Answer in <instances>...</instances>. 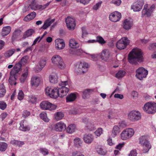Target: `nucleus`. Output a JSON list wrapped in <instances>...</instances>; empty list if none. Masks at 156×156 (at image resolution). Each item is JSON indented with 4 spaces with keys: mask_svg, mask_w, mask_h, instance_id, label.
I'll return each mask as SVG.
<instances>
[{
    "mask_svg": "<svg viewBox=\"0 0 156 156\" xmlns=\"http://www.w3.org/2000/svg\"><path fill=\"white\" fill-rule=\"evenodd\" d=\"M128 59L129 62L131 64H135L137 62H142L144 57L142 51L138 48L133 49L129 54Z\"/></svg>",
    "mask_w": 156,
    "mask_h": 156,
    "instance_id": "1",
    "label": "nucleus"
},
{
    "mask_svg": "<svg viewBox=\"0 0 156 156\" xmlns=\"http://www.w3.org/2000/svg\"><path fill=\"white\" fill-rule=\"evenodd\" d=\"M74 66L75 72L79 74L86 73L89 67L88 63L84 61L78 62L75 64Z\"/></svg>",
    "mask_w": 156,
    "mask_h": 156,
    "instance_id": "2",
    "label": "nucleus"
},
{
    "mask_svg": "<svg viewBox=\"0 0 156 156\" xmlns=\"http://www.w3.org/2000/svg\"><path fill=\"white\" fill-rule=\"evenodd\" d=\"M68 85V82L67 81H61L59 83V85L61 87H58V97L62 98L66 96L68 93L69 89L66 86Z\"/></svg>",
    "mask_w": 156,
    "mask_h": 156,
    "instance_id": "3",
    "label": "nucleus"
},
{
    "mask_svg": "<svg viewBox=\"0 0 156 156\" xmlns=\"http://www.w3.org/2000/svg\"><path fill=\"white\" fill-rule=\"evenodd\" d=\"M52 63L59 69H63L66 67V65L62 58L58 55H53L51 59Z\"/></svg>",
    "mask_w": 156,
    "mask_h": 156,
    "instance_id": "4",
    "label": "nucleus"
},
{
    "mask_svg": "<svg viewBox=\"0 0 156 156\" xmlns=\"http://www.w3.org/2000/svg\"><path fill=\"white\" fill-rule=\"evenodd\" d=\"M135 132L134 129L133 128H126L123 130L121 133L120 138L124 140H129L133 136Z\"/></svg>",
    "mask_w": 156,
    "mask_h": 156,
    "instance_id": "5",
    "label": "nucleus"
},
{
    "mask_svg": "<svg viewBox=\"0 0 156 156\" xmlns=\"http://www.w3.org/2000/svg\"><path fill=\"white\" fill-rule=\"evenodd\" d=\"M155 8V4H152L149 8H148V4H145L144 5L143 9L142 11L141 17H144V16L150 17Z\"/></svg>",
    "mask_w": 156,
    "mask_h": 156,
    "instance_id": "6",
    "label": "nucleus"
},
{
    "mask_svg": "<svg viewBox=\"0 0 156 156\" xmlns=\"http://www.w3.org/2000/svg\"><path fill=\"white\" fill-rule=\"evenodd\" d=\"M143 109L148 114H154L156 112V103L154 102H147L144 104Z\"/></svg>",
    "mask_w": 156,
    "mask_h": 156,
    "instance_id": "7",
    "label": "nucleus"
},
{
    "mask_svg": "<svg viewBox=\"0 0 156 156\" xmlns=\"http://www.w3.org/2000/svg\"><path fill=\"white\" fill-rule=\"evenodd\" d=\"M136 76L140 80L146 77L148 73V71L143 67L139 68L136 70Z\"/></svg>",
    "mask_w": 156,
    "mask_h": 156,
    "instance_id": "8",
    "label": "nucleus"
},
{
    "mask_svg": "<svg viewBox=\"0 0 156 156\" xmlns=\"http://www.w3.org/2000/svg\"><path fill=\"white\" fill-rule=\"evenodd\" d=\"M128 119L133 122H135L140 120L141 118L140 112L136 110H133L129 112L128 115Z\"/></svg>",
    "mask_w": 156,
    "mask_h": 156,
    "instance_id": "9",
    "label": "nucleus"
},
{
    "mask_svg": "<svg viewBox=\"0 0 156 156\" xmlns=\"http://www.w3.org/2000/svg\"><path fill=\"white\" fill-rule=\"evenodd\" d=\"M129 43V41L126 37L122 38L116 43L117 48L120 50H122L126 48Z\"/></svg>",
    "mask_w": 156,
    "mask_h": 156,
    "instance_id": "10",
    "label": "nucleus"
},
{
    "mask_svg": "<svg viewBox=\"0 0 156 156\" xmlns=\"http://www.w3.org/2000/svg\"><path fill=\"white\" fill-rule=\"evenodd\" d=\"M58 87H47L45 89L46 94L50 98L56 99L58 97Z\"/></svg>",
    "mask_w": 156,
    "mask_h": 156,
    "instance_id": "11",
    "label": "nucleus"
},
{
    "mask_svg": "<svg viewBox=\"0 0 156 156\" xmlns=\"http://www.w3.org/2000/svg\"><path fill=\"white\" fill-rule=\"evenodd\" d=\"M100 57L105 61L109 62L112 60V55L111 52L108 49H105L101 53Z\"/></svg>",
    "mask_w": 156,
    "mask_h": 156,
    "instance_id": "12",
    "label": "nucleus"
},
{
    "mask_svg": "<svg viewBox=\"0 0 156 156\" xmlns=\"http://www.w3.org/2000/svg\"><path fill=\"white\" fill-rule=\"evenodd\" d=\"M40 108L44 110H53L56 108V106L46 101H42L40 104Z\"/></svg>",
    "mask_w": 156,
    "mask_h": 156,
    "instance_id": "13",
    "label": "nucleus"
},
{
    "mask_svg": "<svg viewBox=\"0 0 156 156\" xmlns=\"http://www.w3.org/2000/svg\"><path fill=\"white\" fill-rule=\"evenodd\" d=\"M144 3L143 0L136 1L131 5V9H133L134 12L140 11L142 9Z\"/></svg>",
    "mask_w": 156,
    "mask_h": 156,
    "instance_id": "14",
    "label": "nucleus"
},
{
    "mask_svg": "<svg viewBox=\"0 0 156 156\" xmlns=\"http://www.w3.org/2000/svg\"><path fill=\"white\" fill-rule=\"evenodd\" d=\"M121 17V14L120 12L118 11H115L109 14V18L111 21L116 22L120 20Z\"/></svg>",
    "mask_w": 156,
    "mask_h": 156,
    "instance_id": "15",
    "label": "nucleus"
},
{
    "mask_svg": "<svg viewBox=\"0 0 156 156\" xmlns=\"http://www.w3.org/2000/svg\"><path fill=\"white\" fill-rule=\"evenodd\" d=\"M66 126L62 122L60 121L53 125L52 129L58 132H61L66 129Z\"/></svg>",
    "mask_w": 156,
    "mask_h": 156,
    "instance_id": "16",
    "label": "nucleus"
},
{
    "mask_svg": "<svg viewBox=\"0 0 156 156\" xmlns=\"http://www.w3.org/2000/svg\"><path fill=\"white\" fill-rule=\"evenodd\" d=\"M66 22L67 28L69 30H73L74 29L76 26L75 19L70 17H68L66 19Z\"/></svg>",
    "mask_w": 156,
    "mask_h": 156,
    "instance_id": "17",
    "label": "nucleus"
},
{
    "mask_svg": "<svg viewBox=\"0 0 156 156\" xmlns=\"http://www.w3.org/2000/svg\"><path fill=\"white\" fill-rule=\"evenodd\" d=\"M65 46V42L62 39H57L55 41V48L57 50L63 49Z\"/></svg>",
    "mask_w": 156,
    "mask_h": 156,
    "instance_id": "18",
    "label": "nucleus"
},
{
    "mask_svg": "<svg viewBox=\"0 0 156 156\" xmlns=\"http://www.w3.org/2000/svg\"><path fill=\"white\" fill-rule=\"evenodd\" d=\"M133 25V22L130 19H125L123 23V27L126 30L130 29Z\"/></svg>",
    "mask_w": 156,
    "mask_h": 156,
    "instance_id": "19",
    "label": "nucleus"
},
{
    "mask_svg": "<svg viewBox=\"0 0 156 156\" xmlns=\"http://www.w3.org/2000/svg\"><path fill=\"white\" fill-rule=\"evenodd\" d=\"M83 140L86 143L89 144L93 141L94 140V137L92 134H85L84 136Z\"/></svg>",
    "mask_w": 156,
    "mask_h": 156,
    "instance_id": "20",
    "label": "nucleus"
},
{
    "mask_svg": "<svg viewBox=\"0 0 156 156\" xmlns=\"http://www.w3.org/2000/svg\"><path fill=\"white\" fill-rule=\"evenodd\" d=\"M55 21V19H51L50 18H49L48 19L45 21L43 26L41 28L44 30L47 29Z\"/></svg>",
    "mask_w": 156,
    "mask_h": 156,
    "instance_id": "21",
    "label": "nucleus"
},
{
    "mask_svg": "<svg viewBox=\"0 0 156 156\" xmlns=\"http://www.w3.org/2000/svg\"><path fill=\"white\" fill-rule=\"evenodd\" d=\"M40 83V78L39 77L34 76H33L31 80V85L34 87H37Z\"/></svg>",
    "mask_w": 156,
    "mask_h": 156,
    "instance_id": "22",
    "label": "nucleus"
},
{
    "mask_svg": "<svg viewBox=\"0 0 156 156\" xmlns=\"http://www.w3.org/2000/svg\"><path fill=\"white\" fill-rule=\"evenodd\" d=\"M11 27L9 26L4 27L2 30L1 34L2 36H5L8 35L11 32Z\"/></svg>",
    "mask_w": 156,
    "mask_h": 156,
    "instance_id": "23",
    "label": "nucleus"
},
{
    "mask_svg": "<svg viewBox=\"0 0 156 156\" xmlns=\"http://www.w3.org/2000/svg\"><path fill=\"white\" fill-rule=\"evenodd\" d=\"M16 73H13V71H11L10 73V76L9 79V82L11 85L16 84L15 80L16 78L15 76Z\"/></svg>",
    "mask_w": 156,
    "mask_h": 156,
    "instance_id": "24",
    "label": "nucleus"
},
{
    "mask_svg": "<svg viewBox=\"0 0 156 156\" xmlns=\"http://www.w3.org/2000/svg\"><path fill=\"white\" fill-rule=\"evenodd\" d=\"M120 132V130L118 126H114L112 131L111 135L113 137H115Z\"/></svg>",
    "mask_w": 156,
    "mask_h": 156,
    "instance_id": "25",
    "label": "nucleus"
},
{
    "mask_svg": "<svg viewBox=\"0 0 156 156\" xmlns=\"http://www.w3.org/2000/svg\"><path fill=\"white\" fill-rule=\"evenodd\" d=\"M69 45L72 48H76L79 47L80 44L75 39H71L69 41Z\"/></svg>",
    "mask_w": 156,
    "mask_h": 156,
    "instance_id": "26",
    "label": "nucleus"
},
{
    "mask_svg": "<svg viewBox=\"0 0 156 156\" xmlns=\"http://www.w3.org/2000/svg\"><path fill=\"white\" fill-rule=\"evenodd\" d=\"M141 145L143 147V151L144 153L148 152L151 147V145L148 141L142 144Z\"/></svg>",
    "mask_w": 156,
    "mask_h": 156,
    "instance_id": "27",
    "label": "nucleus"
},
{
    "mask_svg": "<svg viewBox=\"0 0 156 156\" xmlns=\"http://www.w3.org/2000/svg\"><path fill=\"white\" fill-rule=\"evenodd\" d=\"M50 81L53 83H56L58 82V77L57 73L51 74L49 77Z\"/></svg>",
    "mask_w": 156,
    "mask_h": 156,
    "instance_id": "28",
    "label": "nucleus"
},
{
    "mask_svg": "<svg viewBox=\"0 0 156 156\" xmlns=\"http://www.w3.org/2000/svg\"><path fill=\"white\" fill-rule=\"evenodd\" d=\"M16 50L14 48H11L6 51L4 54L5 58H9L14 54Z\"/></svg>",
    "mask_w": 156,
    "mask_h": 156,
    "instance_id": "29",
    "label": "nucleus"
},
{
    "mask_svg": "<svg viewBox=\"0 0 156 156\" xmlns=\"http://www.w3.org/2000/svg\"><path fill=\"white\" fill-rule=\"evenodd\" d=\"M36 13L33 12L27 15L24 19V20L26 21H29L34 19L36 16Z\"/></svg>",
    "mask_w": 156,
    "mask_h": 156,
    "instance_id": "30",
    "label": "nucleus"
},
{
    "mask_svg": "<svg viewBox=\"0 0 156 156\" xmlns=\"http://www.w3.org/2000/svg\"><path fill=\"white\" fill-rule=\"evenodd\" d=\"M76 98V94L71 93L66 97V102H69L73 101L75 100Z\"/></svg>",
    "mask_w": 156,
    "mask_h": 156,
    "instance_id": "31",
    "label": "nucleus"
},
{
    "mask_svg": "<svg viewBox=\"0 0 156 156\" xmlns=\"http://www.w3.org/2000/svg\"><path fill=\"white\" fill-rule=\"evenodd\" d=\"M51 2H49L43 5L37 4L36 7L33 8V10H42L46 8L50 4Z\"/></svg>",
    "mask_w": 156,
    "mask_h": 156,
    "instance_id": "32",
    "label": "nucleus"
},
{
    "mask_svg": "<svg viewBox=\"0 0 156 156\" xmlns=\"http://www.w3.org/2000/svg\"><path fill=\"white\" fill-rule=\"evenodd\" d=\"M10 143L15 146L19 147H22L24 144V142L23 141L15 140H12L10 142Z\"/></svg>",
    "mask_w": 156,
    "mask_h": 156,
    "instance_id": "33",
    "label": "nucleus"
},
{
    "mask_svg": "<svg viewBox=\"0 0 156 156\" xmlns=\"http://www.w3.org/2000/svg\"><path fill=\"white\" fill-rule=\"evenodd\" d=\"M22 65L20 62L16 64L13 69L11 71H13V73L16 74L20 71Z\"/></svg>",
    "mask_w": 156,
    "mask_h": 156,
    "instance_id": "34",
    "label": "nucleus"
},
{
    "mask_svg": "<svg viewBox=\"0 0 156 156\" xmlns=\"http://www.w3.org/2000/svg\"><path fill=\"white\" fill-rule=\"evenodd\" d=\"M76 128L75 125L71 124L68 126L66 129V131L67 133H72L75 131Z\"/></svg>",
    "mask_w": 156,
    "mask_h": 156,
    "instance_id": "35",
    "label": "nucleus"
},
{
    "mask_svg": "<svg viewBox=\"0 0 156 156\" xmlns=\"http://www.w3.org/2000/svg\"><path fill=\"white\" fill-rule=\"evenodd\" d=\"M6 90L3 83L0 84V97H3L5 94Z\"/></svg>",
    "mask_w": 156,
    "mask_h": 156,
    "instance_id": "36",
    "label": "nucleus"
},
{
    "mask_svg": "<svg viewBox=\"0 0 156 156\" xmlns=\"http://www.w3.org/2000/svg\"><path fill=\"white\" fill-rule=\"evenodd\" d=\"M40 118L45 122H48L49 119L48 118L47 114L45 112H42L40 114Z\"/></svg>",
    "mask_w": 156,
    "mask_h": 156,
    "instance_id": "37",
    "label": "nucleus"
},
{
    "mask_svg": "<svg viewBox=\"0 0 156 156\" xmlns=\"http://www.w3.org/2000/svg\"><path fill=\"white\" fill-rule=\"evenodd\" d=\"M23 121H22L20 123V126L19 129L20 130L23 131H26L30 130V128L28 126H24L23 124Z\"/></svg>",
    "mask_w": 156,
    "mask_h": 156,
    "instance_id": "38",
    "label": "nucleus"
},
{
    "mask_svg": "<svg viewBox=\"0 0 156 156\" xmlns=\"http://www.w3.org/2000/svg\"><path fill=\"white\" fill-rule=\"evenodd\" d=\"M126 74V73L124 71L119 70L115 75V77L118 79H120L123 77Z\"/></svg>",
    "mask_w": 156,
    "mask_h": 156,
    "instance_id": "39",
    "label": "nucleus"
},
{
    "mask_svg": "<svg viewBox=\"0 0 156 156\" xmlns=\"http://www.w3.org/2000/svg\"><path fill=\"white\" fill-rule=\"evenodd\" d=\"M86 127L87 129L90 131L94 130L96 128L94 123L91 122H89L87 124Z\"/></svg>",
    "mask_w": 156,
    "mask_h": 156,
    "instance_id": "40",
    "label": "nucleus"
},
{
    "mask_svg": "<svg viewBox=\"0 0 156 156\" xmlns=\"http://www.w3.org/2000/svg\"><path fill=\"white\" fill-rule=\"evenodd\" d=\"M96 151L98 154L102 155H105L107 153L106 151L100 146L98 147L96 149Z\"/></svg>",
    "mask_w": 156,
    "mask_h": 156,
    "instance_id": "41",
    "label": "nucleus"
},
{
    "mask_svg": "<svg viewBox=\"0 0 156 156\" xmlns=\"http://www.w3.org/2000/svg\"><path fill=\"white\" fill-rule=\"evenodd\" d=\"M82 111L80 109L73 108L69 111V113L73 115L79 114L82 112Z\"/></svg>",
    "mask_w": 156,
    "mask_h": 156,
    "instance_id": "42",
    "label": "nucleus"
},
{
    "mask_svg": "<svg viewBox=\"0 0 156 156\" xmlns=\"http://www.w3.org/2000/svg\"><path fill=\"white\" fill-rule=\"evenodd\" d=\"M55 119L57 120L61 119L64 116V114L61 112H56L55 114Z\"/></svg>",
    "mask_w": 156,
    "mask_h": 156,
    "instance_id": "43",
    "label": "nucleus"
},
{
    "mask_svg": "<svg viewBox=\"0 0 156 156\" xmlns=\"http://www.w3.org/2000/svg\"><path fill=\"white\" fill-rule=\"evenodd\" d=\"M82 141L81 139L78 138H76L74 140V144L77 147H79L80 146L82 143Z\"/></svg>",
    "mask_w": 156,
    "mask_h": 156,
    "instance_id": "44",
    "label": "nucleus"
},
{
    "mask_svg": "<svg viewBox=\"0 0 156 156\" xmlns=\"http://www.w3.org/2000/svg\"><path fill=\"white\" fill-rule=\"evenodd\" d=\"M148 136L146 135H144L140 136L139 138V143L141 145L144 143L148 141Z\"/></svg>",
    "mask_w": 156,
    "mask_h": 156,
    "instance_id": "45",
    "label": "nucleus"
},
{
    "mask_svg": "<svg viewBox=\"0 0 156 156\" xmlns=\"http://www.w3.org/2000/svg\"><path fill=\"white\" fill-rule=\"evenodd\" d=\"M7 144L3 142H0V151H5L7 147Z\"/></svg>",
    "mask_w": 156,
    "mask_h": 156,
    "instance_id": "46",
    "label": "nucleus"
},
{
    "mask_svg": "<svg viewBox=\"0 0 156 156\" xmlns=\"http://www.w3.org/2000/svg\"><path fill=\"white\" fill-rule=\"evenodd\" d=\"M91 90L90 89L86 90L83 92L82 97L83 98L86 99L90 95Z\"/></svg>",
    "mask_w": 156,
    "mask_h": 156,
    "instance_id": "47",
    "label": "nucleus"
},
{
    "mask_svg": "<svg viewBox=\"0 0 156 156\" xmlns=\"http://www.w3.org/2000/svg\"><path fill=\"white\" fill-rule=\"evenodd\" d=\"M37 100V98L35 96L30 95L28 97V101L29 102L34 103L36 102Z\"/></svg>",
    "mask_w": 156,
    "mask_h": 156,
    "instance_id": "48",
    "label": "nucleus"
},
{
    "mask_svg": "<svg viewBox=\"0 0 156 156\" xmlns=\"http://www.w3.org/2000/svg\"><path fill=\"white\" fill-rule=\"evenodd\" d=\"M103 133V130L102 128H98L94 132L96 136H100Z\"/></svg>",
    "mask_w": 156,
    "mask_h": 156,
    "instance_id": "49",
    "label": "nucleus"
},
{
    "mask_svg": "<svg viewBox=\"0 0 156 156\" xmlns=\"http://www.w3.org/2000/svg\"><path fill=\"white\" fill-rule=\"evenodd\" d=\"M40 152L44 155H46L48 154V150L46 148H41L40 149Z\"/></svg>",
    "mask_w": 156,
    "mask_h": 156,
    "instance_id": "50",
    "label": "nucleus"
},
{
    "mask_svg": "<svg viewBox=\"0 0 156 156\" xmlns=\"http://www.w3.org/2000/svg\"><path fill=\"white\" fill-rule=\"evenodd\" d=\"M102 3V2H99L96 4L94 5L93 7V9L94 10H97L99 9V8L101 7V5Z\"/></svg>",
    "mask_w": 156,
    "mask_h": 156,
    "instance_id": "51",
    "label": "nucleus"
},
{
    "mask_svg": "<svg viewBox=\"0 0 156 156\" xmlns=\"http://www.w3.org/2000/svg\"><path fill=\"white\" fill-rule=\"evenodd\" d=\"M24 97V94L22 90H20L18 94V98L20 100H22Z\"/></svg>",
    "mask_w": 156,
    "mask_h": 156,
    "instance_id": "52",
    "label": "nucleus"
},
{
    "mask_svg": "<svg viewBox=\"0 0 156 156\" xmlns=\"http://www.w3.org/2000/svg\"><path fill=\"white\" fill-rule=\"evenodd\" d=\"M34 33V30L33 29H30L26 31L25 34L27 37H28L31 36Z\"/></svg>",
    "mask_w": 156,
    "mask_h": 156,
    "instance_id": "53",
    "label": "nucleus"
},
{
    "mask_svg": "<svg viewBox=\"0 0 156 156\" xmlns=\"http://www.w3.org/2000/svg\"><path fill=\"white\" fill-rule=\"evenodd\" d=\"M119 127L122 128H125L127 126L126 123L125 121H123L119 122Z\"/></svg>",
    "mask_w": 156,
    "mask_h": 156,
    "instance_id": "54",
    "label": "nucleus"
},
{
    "mask_svg": "<svg viewBox=\"0 0 156 156\" xmlns=\"http://www.w3.org/2000/svg\"><path fill=\"white\" fill-rule=\"evenodd\" d=\"M96 41L102 44H104L105 43V41L103 38L100 36H98L97 37Z\"/></svg>",
    "mask_w": 156,
    "mask_h": 156,
    "instance_id": "55",
    "label": "nucleus"
},
{
    "mask_svg": "<svg viewBox=\"0 0 156 156\" xmlns=\"http://www.w3.org/2000/svg\"><path fill=\"white\" fill-rule=\"evenodd\" d=\"M29 73V68L27 67H26L23 70V72L22 75L27 77Z\"/></svg>",
    "mask_w": 156,
    "mask_h": 156,
    "instance_id": "56",
    "label": "nucleus"
},
{
    "mask_svg": "<svg viewBox=\"0 0 156 156\" xmlns=\"http://www.w3.org/2000/svg\"><path fill=\"white\" fill-rule=\"evenodd\" d=\"M46 60L45 59H41L39 63V65L42 68H43L46 65Z\"/></svg>",
    "mask_w": 156,
    "mask_h": 156,
    "instance_id": "57",
    "label": "nucleus"
},
{
    "mask_svg": "<svg viewBox=\"0 0 156 156\" xmlns=\"http://www.w3.org/2000/svg\"><path fill=\"white\" fill-rule=\"evenodd\" d=\"M86 54L89 55L91 57V59L93 61H96L98 60V55L95 54H90L87 53H86Z\"/></svg>",
    "mask_w": 156,
    "mask_h": 156,
    "instance_id": "58",
    "label": "nucleus"
},
{
    "mask_svg": "<svg viewBox=\"0 0 156 156\" xmlns=\"http://www.w3.org/2000/svg\"><path fill=\"white\" fill-rule=\"evenodd\" d=\"M7 105L4 101H0V108L2 110L5 109Z\"/></svg>",
    "mask_w": 156,
    "mask_h": 156,
    "instance_id": "59",
    "label": "nucleus"
},
{
    "mask_svg": "<svg viewBox=\"0 0 156 156\" xmlns=\"http://www.w3.org/2000/svg\"><path fill=\"white\" fill-rule=\"evenodd\" d=\"M111 2L115 5L119 6L121 3V0H112Z\"/></svg>",
    "mask_w": 156,
    "mask_h": 156,
    "instance_id": "60",
    "label": "nucleus"
},
{
    "mask_svg": "<svg viewBox=\"0 0 156 156\" xmlns=\"http://www.w3.org/2000/svg\"><path fill=\"white\" fill-rule=\"evenodd\" d=\"M148 48L150 50H153L156 48V43L151 44L148 46Z\"/></svg>",
    "mask_w": 156,
    "mask_h": 156,
    "instance_id": "61",
    "label": "nucleus"
},
{
    "mask_svg": "<svg viewBox=\"0 0 156 156\" xmlns=\"http://www.w3.org/2000/svg\"><path fill=\"white\" fill-rule=\"evenodd\" d=\"M28 59V57L27 56L23 57L21 59L20 62L23 64H24L26 63Z\"/></svg>",
    "mask_w": 156,
    "mask_h": 156,
    "instance_id": "62",
    "label": "nucleus"
},
{
    "mask_svg": "<svg viewBox=\"0 0 156 156\" xmlns=\"http://www.w3.org/2000/svg\"><path fill=\"white\" fill-rule=\"evenodd\" d=\"M37 5L35 2V0H31L30 7L33 10V8L36 7Z\"/></svg>",
    "mask_w": 156,
    "mask_h": 156,
    "instance_id": "63",
    "label": "nucleus"
},
{
    "mask_svg": "<svg viewBox=\"0 0 156 156\" xmlns=\"http://www.w3.org/2000/svg\"><path fill=\"white\" fill-rule=\"evenodd\" d=\"M137 153L136 151L135 150H132L131 151L129 154V156H136Z\"/></svg>",
    "mask_w": 156,
    "mask_h": 156,
    "instance_id": "64",
    "label": "nucleus"
}]
</instances>
